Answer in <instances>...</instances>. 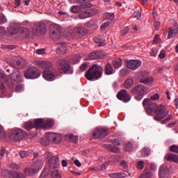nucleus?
<instances>
[{
    "mask_svg": "<svg viewBox=\"0 0 178 178\" xmlns=\"http://www.w3.org/2000/svg\"><path fill=\"white\" fill-rule=\"evenodd\" d=\"M38 66L40 69H44L43 79L47 80V81H54L58 76V72L54 68V65L50 61H40Z\"/></svg>",
    "mask_w": 178,
    "mask_h": 178,
    "instance_id": "1",
    "label": "nucleus"
},
{
    "mask_svg": "<svg viewBox=\"0 0 178 178\" xmlns=\"http://www.w3.org/2000/svg\"><path fill=\"white\" fill-rule=\"evenodd\" d=\"M102 72L104 70L102 67L98 64H94L88 70L86 77L88 80H98L102 77Z\"/></svg>",
    "mask_w": 178,
    "mask_h": 178,
    "instance_id": "2",
    "label": "nucleus"
},
{
    "mask_svg": "<svg viewBox=\"0 0 178 178\" xmlns=\"http://www.w3.org/2000/svg\"><path fill=\"white\" fill-rule=\"evenodd\" d=\"M60 141H62V136L59 134L52 132L47 134L46 138H42L40 140V143L42 145H48L49 142L54 143L55 144H59Z\"/></svg>",
    "mask_w": 178,
    "mask_h": 178,
    "instance_id": "3",
    "label": "nucleus"
},
{
    "mask_svg": "<svg viewBox=\"0 0 178 178\" xmlns=\"http://www.w3.org/2000/svg\"><path fill=\"white\" fill-rule=\"evenodd\" d=\"M131 92L132 94H138L137 96H135L136 101H141L144 98V95L148 94V88L143 84H139L132 88Z\"/></svg>",
    "mask_w": 178,
    "mask_h": 178,
    "instance_id": "4",
    "label": "nucleus"
},
{
    "mask_svg": "<svg viewBox=\"0 0 178 178\" xmlns=\"http://www.w3.org/2000/svg\"><path fill=\"white\" fill-rule=\"evenodd\" d=\"M58 69H60L64 74H73V67L65 58H60L57 61Z\"/></svg>",
    "mask_w": 178,
    "mask_h": 178,
    "instance_id": "5",
    "label": "nucleus"
},
{
    "mask_svg": "<svg viewBox=\"0 0 178 178\" xmlns=\"http://www.w3.org/2000/svg\"><path fill=\"white\" fill-rule=\"evenodd\" d=\"M33 35H44L47 33V24L42 22L34 24L32 29Z\"/></svg>",
    "mask_w": 178,
    "mask_h": 178,
    "instance_id": "6",
    "label": "nucleus"
},
{
    "mask_svg": "<svg viewBox=\"0 0 178 178\" xmlns=\"http://www.w3.org/2000/svg\"><path fill=\"white\" fill-rule=\"evenodd\" d=\"M26 137V131L22 129L13 128L10 134V138L13 141H20Z\"/></svg>",
    "mask_w": 178,
    "mask_h": 178,
    "instance_id": "7",
    "label": "nucleus"
},
{
    "mask_svg": "<svg viewBox=\"0 0 178 178\" xmlns=\"http://www.w3.org/2000/svg\"><path fill=\"white\" fill-rule=\"evenodd\" d=\"M41 76V72H40L39 69L34 67L31 66L26 69L24 72V77L25 79H38Z\"/></svg>",
    "mask_w": 178,
    "mask_h": 178,
    "instance_id": "8",
    "label": "nucleus"
},
{
    "mask_svg": "<svg viewBox=\"0 0 178 178\" xmlns=\"http://www.w3.org/2000/svg\"><path fill=\"white\" fill-rule=\"evenodd\" d=\"M156 116L154 118V120L159 122V120H162V119H165L168 115H169V111L166 110L165 106L160 104L156 108V112L154 113Z\"/></svg>",
    "mask_w": 178,
    "mask_h": 178,
    "instance_id": "9",
    "label": "nucleus"
},
{
    "mask_svg": "<svg viewBox=\"0 0 178 178\" xmlns=\"http://www.w3.org/2000/svg\"><path fill=\"white\" fill-rule=\"evenodd\" d=\"M143 106L148 114L151 113L152 112H154L155 113L156 108L159 106L156 103H152V101L148 98H146L143 100Z\"/></svg>",
    "mask_w": 178,
    "mask_h": 178,
    "instance_id": "10",
    "label": "nucleus"
},
{
    "mask_svg": "<svg viewBox=\"0 0 178 178\" xmlns=\"http://www.w3.org/2000/svg\"><path fill=\"white\" fill-rule=\"evenodd\" d=\"M108 134H109V129L106 127L96 128L92 133L94 138H99L100 140L105 138Z\"/></svg>",
    "mask_w": 178,
    "mask_h": 178,
    "instance_id": "11",
    "label": "nucleus"
},
{
    "mask_svg": "<svg viewBox=\"0 0 178 178\" xmlns=\"http://www.w3.org/2000/svg\"><path fill=\"white\" fill-rule=\"evenodd\" d=\"M19 167L17 164L13 163L10 165L9 175L13 178H26L22 172H19Z\"/></svg>",
    "mask_w": 178,
    "mask_h": 178,
    "instance_id": "12",
    "label": "nucleus"
},
{
    "mask_svg": "<svg viewBox=\"0 0 178 178\" xmlns=\"http://www.w3.org/2000/svg\"><path fill=\"white\" fill-rule=\"evenodd\" d=\"M92 4L91 3L85 2L81 3L79 6H72L70 8V11L72 13H79L81 12L82 9H87V8H92Z\"/></svg>",
    "mask_w": 178,
    "mask_h": 178,
    "instance_id": "13",
    "label": "nucleus"
},
{
    "mask_svg": "<svg viewBox=\"0 0 178 178\" xmlns=\"http://www.w3.org/2000/svg\"><path fill=\"white\" fill-rule=\"evenodd\" d=\"M87 33H88L87 29H86L84 26H78L73 29L72 35L81 38L84 37V35H87Z\"/></svg>",
    "mask_w": 178,
    "mask_h": 178,
    "instance_id": "14",
    "label": "nucleus"
},
{
    "mask_svg": "<svg viewBox=\"0 0 178 178\" xmlns=\"http://www.w3.org/2000/svg\"><path fill=\"white\" fill-rule=\"evenodd\" d=\"M117 98L123 102H129L131 99V96L127 92V90L123 89L118 92Z\"/></svg>",
    "mask_w": 178,
    "mask_h": 178,
    "instance_id": "15",
    "label": "nucleus"
},
{
    "mask_svg": "<svg viewBox=\"0 0 178 178\" xmlns=\"http://www.w3.org/2000/svg\"><path fill=\"white\" fill-rule=\"evenodd\" d=\"M138 78L140 83H143V84L146 85L154 81V78L148 77V72H140L138 74Z\"/></svg>",
    "mask_w": 178,
    "mask_h": 178,
    "instance_id": "16",
    "label": "nucleus"
},
{
    "mask_svg": "<svg viewBox=\"0 0 178 178\" xmlns=\"http://www.w3.org/2000/svg\"><path fill=\"white\" fill-rule=\"evenodd\" d=\"M98 13V10L97 9H89L81 12L79 14L80 19H87L88 17H91L95 16Z\"/></svg>",
    "mask_w": 178,
    "mask_h": 178,
    "instance_id": "17",
    "label": "nucleus"
},
{
    "mask_svg": "<svg viewBox=\"0 0 178 178\" xmlns=\"http://www.w3.org/2000/svg\"><path fill=\"white\" fill-rule=\"evenodd\" d=\"M141 60H129L127 62V67L131 70H137L141 67Z\"/></svg>",
    "mask_w": 178,
    "mask_h": 178,
    "instance_id": "18",
    "label": "nucleus"
},
{
    "mask_svg": "<svg viewBox=\"0 0 178 178\" xmlns=\"http://www.w3.org/2000/svg\"><path fill=\"white\" fill-rule=\"evenodd\" d=\"M41 169V167L40 165H38L37 163H35L33 167H30L24 170V173L26 176L29 177L33 176V175H35Z\"/></svg>",
    "mask_w": 178,
    "mask_h": 178,
    "instance_id": "19",
    "label": "nucleus"
},
{
    "mask_svg": "<svg viewBox=\"0 0 178 178\" xmlns=\"http://www.w3.org/2000/svg\"><path fill=\"white\" fill-rule=\"evenodd\" d=\"M88 58L91 60H94L95 59H102V58H105V51L102 50H99V51L91 52L88 55Z\"/></svg>",
    "mask_w": 178,
    "mask_h": 178,
    "instance_id": "20",
    "label": "nucleus"
},
{
    "mask_svg": "<svg viewBox=\"0 0 178 178\" xmlns=\"http://www.w3.org/2000/svg\"><path fill=\"white\" fill-rule=\"evenodd\" d=\"M10 66L14 69H22L24 67V60L22 57H17Z\"/></svg>",
    "mask_w": 178,
    "mask_h": 178,
    "instance_id": "21",
    "label": "nucleus"
},
{
    "mask_svg": "<svg viewBox=\"0 0 178 178\" xmlns=\"http://www.w3.org/2000/svg\"><path fill=\"white\" fill-rule=\"evenodd\" d=\"M8 31L11 34V35H15L20 31V24L13 23L10 24V26L8 28Z\"/></svg>",
    "mask_w": 178,
    "mask_h": 178,
    "instance_id": "22",
    "label": "nucleus"
},
{
    "mask_svg": "<svg viewBox=\"0 0 178 178\" xmlns=\"http://www.w3.org/2000/svg\"><path fill=\"white\" fill-rule=\"evenodd\" d=\"M49 165L51 169L59 168V158L56 156H51L49 160Z\"/></svg>",
    "mask_w": 178,
    "mask_h": 178,
    "instance_id": "23",
    "label": "nucleus"
},
{
    "mask_svg": "<svg viewBox=\"0 0 178 178\" xmlns=\"http://www.w3.org/2000/svg\"><path fill=\"white\" fill-rule=\"evenodd\" d=\"M169 168L165 165L160 168L159 177L160 178H169Z\"/></svg>",
    "mask_w": 178,
    "mask_h": 178,
    "instance_id": "24",
    "label": "nucleus"
},
{
    "mask_svg": "<svg viewBox=\"0 0 178 178\" xmlns=\"http://www.w3.org/2000/svg\"><path fill=\"white\" fill-rule=\"evenodd\" d=\"M35 129H45V120L42 118H38L34 120Z\"/></svg>",
    "mask_w": 178,
    "mask_h": 178,
    "instance_id": "25",
    "label": "nucleus"
},
{
    "mask_svg": "<svg viewBox=\"0 0 178 178\" xmlns=\"http://www.w3.org/2000/svg\"><path fill=\"white\" fill-rule=\"evenodd\" d=\"M58 44L60 45L57 49V54H59L60 55H63V54H66L67 51V47L65 43L58 42Z\"/></svg>",
    "mask_w": 178,
    "mask_h": 178,
    "instance_id": "26",
    "label": "nucleus"
},
{
    "mask_svg": "<svg viewBox=\"0 0 178 178\" xmlns=\"http://www.w3.org/2000/svg\"><path fill=\"white\" fill-rule=\"evenodd\" d=\"M165 159L170 162H175L178 163V155L177 154L169 153L165 155Z\"/></svg>",
    "mask_w": 178,
    "mask_h": 178,
    "instance_id": "27",
    "label": "nucleus"
},
{
    "mask_svg": "<svg viewBox=\"0 0 178 178\" xmlns=\"http://www.w3.org/2000/svg\"><path fill=\"white\" fill-rule=\"evenodd\" d=\"M49 31L52 33H62V29H60V26L56 24H51L49 26Z\"/></svg>",
    "mask_w": 178,
    "mask_h": 178,
    "instance_id": "28",
    "label": "nucleus"
},
{
    "mask_svg": "<svg viewBox=\"0 0 178 178\" xmlns=\"http://www.w3.org/2000/svg\"><path fill=\"white\" fill-rule=\"evenodd\" d=\"M62 35V32H50L49 31V37L51 40L54 41H58V40H60V37Z\"/></svg>",
    "mask_w": 178,
    "mask_h": 178,
    "instance_id": "29",
    "label": "nucleus"
},
{
    "mask_svg": "<svg viewBox=\"0 0 178 178\" xmlns=\"http://www.w3.org/2000/svg\"><path fill=\"white\" fill-rule=\"evenodd\" d=\"M105 74L107 76H111V74H113V67L111 65L110 63H107L105 69H104Z\"/></svg>",
    "mask_w": 178,
    "mask_h": 178,
    "instance_id": "30",
    "label": "nucleus"
},
{
    "mask_svg": "<svg viewBox=\"0 0 178 178\" xmlns=\"http://www.w3.org/2000/svg\"><path fill=\"white\" fill-rule=\"evenodd\" d=\"M5 79H6V75H5V74L2 72H0V90L1 91H5V90H6L5 83H3V81H5Z\"/></svg>",
    "mask_w": 178,
    "mask_h": 178,
    "instance_id": "31",
    "label": "nucleus"
},
{
    "mask_svg": "<svg viewBox=\"0 0 178 178\" xmlns=\"http://www.w3.org/2000/svg\"><path fill=\"white\" fill-rule=\"evenodd\" d=\"M112 64L114 69H119V67H121L122 65H123V60L122 58H116L115 60H113Z\"/></svg>",
    "mask_w": 178,
    "mask_h": 178,
    "instance_id": "32",
    "label": "nucleus"
},
{
    "mask_svg": "<svg viewBox=\"0 0 178 178\" xmlns=\"http://www.w3.org/2000/svg\"><path fill=\"white\" fill-rule=\"evenodd\" d=\"M19 31L22 35L26 37V38H29L30 37V29H29V28L20 26Z\"/></svg>",
    "mask_w": 178,
    "mask_h": 178,
    "instance_id": "33",
    "label": "nucleus"
},
{
    "mask_svg": "<svg viewBox=\"0 0 178 178\" xmlns=\"http://www.w3.org/2000/svg\"><path fill=\"white\" fill-rule=\"evenodd\" d=\"M44 129H51V127H54V124H55V121L51 118L44 120Z\"/></svg>",
    "mask_w": 178,
    "mask_h": 178,
    "instance_id": "34",
    "label": "nucleus"
},
{
    "mask_svg": "<svg viewBox=\"0 0 178 178\" xmlns=\"http://www.w3.org/2000/svg\"><path fill=\"white\" fill-rule=\"evenodd\" d=\"M24 128L25 130L30 131L31 129L35 128V125L34 123L31 122V121H29L24 124Z\"/></svg>",
    "mask_w": 178,
    "mask_h": 178,
    "instance_id": "35",
    "label": "nucleus"
},
{
    "mask_svg": "<svg viewBox=\"0 0 178 178\" xmlns=\"http://www.w3.org/2000/svg\"><path fill=\"white\" fill-rule=\"evenodd\" d=\"M106 148L111 152L118 153L120 152V149L116 146H113L112 145H107Z\"/></svg>",
    "mask_w": 178,
    "mask_h": 178,
    "instance_id": "36",
    "label": "nucleus"
},
{
    "mask_svg": "<svg viewBox=\"0 0 178 178\" xmlns=\"http://www.w3.org/2000/svg\"><path fill=\"white\" fill-rule=\"evenodd\" d=\"M178 33V29H172V28H169V32L168 38H172V37H176Z\"/></svg>",
    "mask_w": 178,
    "mask_h": 178,
    "instance_id": "37",
    "label": "nucleus"
},
{
    "mask_svg": "<svg viewBox=\"0 0 178 178\" xmlns=\"http://www.w3.org/2000/svg\"><path fill=\"white\" fill-rule=\"evenodd\" d=\"M133 86V79H127L124 83V88H127L129 90V88H131V86Z\"/></svg>",
    "mask_w": 178,
    "mask_h": 178,
    "instance_id": "38",
    "label": "nucleus"
},
{
    "mask_svg": "<svg viewBox=\"0 0 178 178\" xmlns=\"http://www.w3.org/2000/svg\"><path fill=\"white\" fill-rule=\"evenodd\" d=\"M98 24V22L95 19H91L90 21L86 23V27H89L90 29H92V27H95Z\"/></svg>",
    "mask_w": 178,
    "mask_h": 178,
    "instance_id": "39",
    "label": "nucleus"
},
{
    "mask_svg": "<svg viewBox=\"0 0 178 178\" xmlns=\"http://www.w3.org/2000/svg\"><path fill=\"white\" fill-rule=\"evenodd\" d=\"M52 178H62V175L59 173V170H53L51 173Z\"/></svg>",
    "mask_w": 178,
    "mask_h": 178,
    "instance_id": "40",
    "label": "nucleus"
},
{
    "mask_svg": "<svg viewBox=\"0 0 178 178\" xmlns=\"http://www.w3.org/2000/svg\"><path fill=\"white\" fill-rule=\"evenodd\" d=\"M13 76H15L16 79H15V81L20 82L23 80V76H22V73L20 72H15L13 74Z\"/></svg>",
    "mask_w": 178,
    "mask_h": 178,
    "instance_id": "41",
    "label": "nucleus"
},
{
    "mask_svg": "<svg viewBox=\"0 0 178 178\" xmlns=\"http://www.w3.org/2000/svg\"><path fill=\"white\" fill-rule=\"evenodd\" d=\"M70 141L71 143H74V144H77V141H79V138L73 134H70L69 136Z\"/></svg>",
    "mask_w": 178,
    "mask_h": 178,
    "instance_id": "42",
    "label": "nucleus"
},
{
    "mask_svg": "<svg viewBox=\"0 0 178 178\" xmlns=\"http://www.w3.org/2000/svg\"><path fill=\"white\" fill-rule=\"evenodd\" d=\"M149 148H143L141 151L142 156L143 158H145V156H148L149 155Z\"/></svg>",
    "mask_w": 178,
    "mask_h": 178,
    "instance_id": "43",
    "label": "nucleus"
},
{
    "mask_svg": "<svg viewBox=\"0 0 178 178\" xmlns=\"http://www.w3.org/2000/svg\"><path fill=\"white\" fill-rule=\"evenodd\" d=\"M79 60H80V54H75L74 55L72 63L74 65H76V63H79Z\"/></svg>",
    "mask_w": 178,
    "mask_h": 178,
    "instance_id": "44",
    "label": "nucleus"
},
{
    "mask_svg": "<svg viewBox=\"0 0 178 178\" xmlns=\"http://www.w3.org/2000/svg\"><path fill=\"white\" fill-rule=\"evenodd\" d=\"M104 19H109L110 20H113L115 19V15L113 13H106L104 15Z\"/></svg>",
    "mask_w": 178,
    "mask_h": 178,
    "instance_id": "45",
    "label": "nucleus"
},
{
    "mask_svg": "<svg viewBox=\"0 0 178 178\" xmlns=\"http://www.w3.org/2000/svg\"><path fill=\"white\" fill-rule=\"evenodd\" d=\"M170 152H174L175 154H178V145H172L170 147Z\"/></svg>",
    "mask_w": 178,
    "mask_h": 178,
    "instance_id": "46",
    "label": "nucleus"
},
{
    "mask_svg": "<svg viewBox=\"0 0 178 178\" xmlns=\"http://www.w3.org/2000/svg\"><path fill=\"white\" fill-rule=\"evenodd\" d=\"M6 155H9V152L6 151V149L3 147L0 148V156H4Z\"/></svg>",
    "mask_w": 178,
    "mask_h": 178,
    "instance_id": "47",
    "label": "nucleus"
},
{
    "mask_svg": "<svg viewBox=\"0 0 178 178\" xmlns=\"http://www.w3.org/2000/svg\"><path fill=\"white\" fill-rule=\"evenodd\" d=\"M145 165V163L143 161H138L136 164L137 169H139L140 170H143V169H144Z\"/></svg>",
    "mask_w": 178,
    "mask_h": 178,
    "instance_id": "48",
    "label": "nucleus"
},
{
    "mask_svg": "<svg viewBox=\"0 0 178 178\" xmlns=\"http://www.w3.org/2000/svg\"><path fill=\"white\" fill-rule=\"evenodd\" d=\"M95 42H96V44H98V47H105V45H106V40L99 42L98 41V39H95Z\"/></svg>",
    "mask_w": 178,
    "mask_h": 178,
    "instance_id": "49",
    "label": "nucleus"
},
{
    "mask_svg": "<svg viewBox=\"0 0 178 178\" xmlns=\"http://www.w3.org/2000/svg\"><path fill=\"white\" fill-rule=\"evenodd\" d=\"M30 154V152L29 151H21L19 152V156H21V158H26V156H27V155Z\"/></svg>",
    "mask_w": 178,
    "mask_h": 178,
    "instance_id": "50",
    "label": "nucleus"
},
{
    "mask_svg": "<svg viewBox=\"0 0 178 178\" xmlns=\"http://www.w3.org/2000/svg\"><path fill=\"white\" fill-rule=\"evenodd\" d=\"M133 149V144L131 143H128L125 147V151L130 152Z\"/></svg>",
    "mask_w": 178,
    "mask_h": 178,
    "instance_id": "51",
    "label": "nucleus"
},
{
    "mask_svg": "<svg viewBox=\"0 0 178 178\" xmlns=\"http://www.w3.org/2000/svg\"><path fill=\"white\" fill-rule=\"evenodd\" d=\"M3 49H15L16 48L15 45H2Z\"/></svg>",
    "mask_w": 178,
    "mask_h": 178,
    "instance_id": "52",
    "label": "nucleus"
},
{
    "mask_svg": "<svg viewBox=\"0 0 178 178\" xmlns=\"http://www.w3.org/2000/svg\"><path fill=\"white\" fill-rule=\"evenodd\" d=\"M158 55V49L156 48H153L150 51V56H156Z\"/></svg>",
    "mask_w": 178,
    "mask_h": 178,
    "instance_id": "53",
    "label": "nucleus"
},
{
    "mask_svg": "<svg viewBox=\"0 0 178 178\" xmlns=\"http://www.w3.org/2000/svg\"><path fill=\"white\" fill-rule=\"evenodd\" d=\"M70 3H86V0H68Z\"/></svg>",
    "mask_w": 178,
    "mask_h": 178,
    "instance_id": "54",
    "label": "nucleus"
},
{
    "mask_svg": "<svg viewBox=\"0 0 178 178\" xmlns=\"http://www.w3.org/2000/svg\"><path fill=\"white\" fill-rule=\"evenodd\" d=\"M151 101H158L159 99V94H154L150 97Z\"/></svg>",
    "mask_w": 178,
    "mask_h": 178,
    "instance_id": "55",
    "label": "nucleus"
},
{
    "mask_svg": "<svg viewBox=\"0 0 178 178\" xmlns=\"http://www.w3.org/2000/svg\"><path fill=\"white\" fill-rule=\"evenodd\" d=\"M88 67V65H87V63H83L80 67L79 69L81 72H84Z\"/></svg>",
    "mask_w": 178,
    "mask_h": 178,
    "instance_id": "56",
    "label": "nucleus"
},
{
    "mask_svg": "<svg viewBox=\"0 0 178 178\" xmlns=\"http://www.w3.org/2000/svg\"><path fill=\"white\" fill-rule=\"evenodd\" d=\"M113 144L114 145H120L122 144V139H120V138L114 139L113 140Z\"/></svg>",
    "mask_w": 178,
    "mask_h": 178,
    "instance_id": "57",
    "label": "nucleus"
},
{
    "mask_svg": "<svg viewBox=\"0 0 178 178\" xmlns=\"http://www.w3.org/2000/svg\"><path fill=\"white\" fill-rule=\"evenodd\" d=\"M154 44H161L162 42V40L158 38V35H156L154 36V39L153 40Z\"/></svg>",
    "mask_w": 178,
    "mask_h": 178,
    "instance_id": "58",
    "label": "nucleus"
},
{
    "mask_svg": "<svg viewBox=\"0 0 178 178\" xmlns=\"http://www.w3.org/2000/svg\"><path fill=\"white\" fill-rule=\"evenodd\" d=\"M21 26H26L27 27H31V22H30L29 21H24L22 24H19V27Z\"/></svg>",
    "mask_w": 178,
    "mask_h": 178,
    "instance_id": "59",
    "label": "nucleus"
},
{
    "mask_svg": "<svg viewBox=\"0 0 178 178\" xmlns=\"http://www.w3.org/2000/svg\"><path fill=\"white\" fill-rule=\"evenodd\" d=\"M23 90H24L23 85H17L15 88V90L17 91V92H22Z\"/></svg>",
    "mask_w": 178,
    "mask_h": 178,
    "instance_id": "60",
    "label": "nucleus"
},
{
    "mask_svg": "<svg viewBox=\"0 0 178 178\" xmlns=\"http://www.w3.org/2000/svg\"><path fill=\"white\" fill-rule=\"evenodd\" d=\"M109 166V163L105 162L101 165V170H106V168Z\"/></svg>",
    "mask_w": 178,
    "mask_h": 178,
    "instance_id": "61",
    "label": "nucleus"
},
{
    "mask_svg": "<svg viewBox=\"0 0 178 178\" xmlns=\"http://www.w3.org/2000/svg\"><path fill=\"white\" fill-rule=\"evenodd\" d=\"M8 22L5 16L0 17V24H3Z\"/></svg>",
    "mask_w": 178,
    "mask_h": 178,
    "instance_id": "62",
    "label": "nucleus"
},
{
    "mask_svg": "<svg viewBox=\"0 0 178 178\" xmlns=\"http://www.w3.org/2000/svg\"><path fill=\"white\" fill-rule=\"evenodd\" d=\"M134 16L138 19V20H140L141 17V13L140 11H136L134 13Z\"/></svg>",
    "mask_w": 178,
    "mask_h": 178,
    "instance_id": "63",
    "label": "nucleus"
},
{
    "mask_svg": "<svg viewBox=\"0 0 178 178\" xmlns=\"http://www.w3.org/2000/svg\"><path fill=\"white\" fill-rule=\"evenodd\" d=\"M109 177L111 178H120L119 172H115L109 175Z\"/></svg>",
    "mask_w": 178,
    "mask_h": 178,
    "instance_id": "64",
    "label": "nucleus"
}]
</instances>
